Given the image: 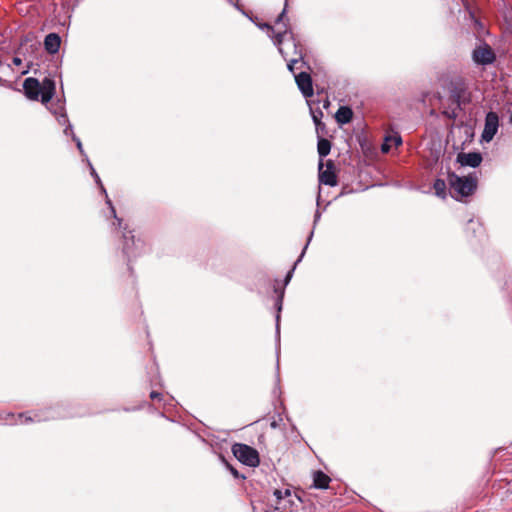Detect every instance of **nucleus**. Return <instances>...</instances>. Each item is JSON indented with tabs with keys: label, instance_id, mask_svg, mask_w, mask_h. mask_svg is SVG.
I'll return each mask as SVG.
<instances>
[{
	"label": "nucleus",
	"instance_id": "nucleus-1",
	"mask_svg": "<svg viewBox=\"0 0 512 512\" xmlns=\"http://www.w3.org/2000/svg\"><path fill=\"white\" fill-rule=\"evenodd\" d=\"M448 183L452 196L459 199L474 193L477 188V177L472 174L460 177L451 172L448 174Z\"/></svg>",
	"mask_w": 512,
	"mask_h": 512
},
{
	"label": "nucleus",
	"instance_id": "nucleus-2",
	"mask_svg": "<svg viewBox=\"0 0 512 512\" xmlns=\"http://www.w3.org/2000/svg\"><path fill=\"white\" fill-rule=\"evenodd\" d=\"M232 452L233 455L243 464L250 466V467H256L259 465L260 459L259 454L257 450L254 448L242 444V443H235L232 446Z\"/></svg>",
	"mask_w": 512,
	"mask_h": 512
},
{
	"label": "nucleus",
	"instance_id": "nucleus-3",
	"mask_svg": "<svg viewBox=\"0 0 512 512\" xmlns=\"http://www.w3.org/2000/svg\"><path fill=\"white\" fill-rule=\"evenodd\" d=\"M124 245H123V253L128 257H136L144 248V244L138 239L137 241L134 239V235H132L131 231L124 232Z\"/></svg>",
	"mask_w": 512,
	"mask_h": 512
},
{
	"label": "nucleus",
	"instance_id": "nucleus-4",
	"mask_svg": "<svg viewBox=\"0 0 512 512\" xmlns=\"http://www.w3.org/2000/svg\"><path fill=\"white\" fill-rule=\"evenodd\" d=\"M255 24L261 30H267L268 35L273 39L274 44L278 47L279 53L284 57V59H287V53H285L284 49L281 47V44L283 42V37L286 34H288V32H290L287 27V24H285V29L283 31H278L277 33H275L273 26H271L268 23L255 22Z\"/></svg>",
	"mask_w": 512,
	"mask_h": 512
},
{
	"label": "nucleus",
	"instance_id": "nucleus-5",
	"mask_svg": "<svg viewBox=\"0 0 512 512\" xmlns=\"http://www.w3.org/2000/svg\"><path fill=\"white\" fill-rule=\"evenodd\" d=\"M499 117L495 112H488L485 118L484 130L482 133V140L489 142L493 139L498 131Z\"/></svg>",
	"mask_w": 512,
	"mask_h": 512
},
{
	"label": "nucleus",
	"instance_id": "nucleus-6",
	"mask_svg": "<svg viewBox=\"0 0 512 512\" xmlns=\"http://www.w3.org/2000/svg\"><path fill=\"white\" fill-rule=\"evenodd\" d=\"M323 161L319 162V182L320 184L328 185V186H336L337 185V176L333 171V163L332 161H328L326 164V169L323 170Z\"/></svg>",
	"mask_w": 512,
	"mask_h": 512
},
{
	"label": "nucleus",
	"instance_id": "nucleus-7",
	"mask_svg": "<svg viewBox=\"0 0 512 512\" xmlns=\"http://www.w3.org/2000/svg\"><path fill=\"white\" fill-rule=\"evenodd\" d=\"M473 60L477 64H482V65L491 64L495 60V54H494L493 50L491 49V47L485 44L483 46L477 47L473 51Z\"/></svg>",
	"mask_w": 512,
	"mask_h": 512
},
{
	"label": "nucleus",
	"instance_id": "nucleus-8",
	"mask_svg": "<svg viewBox=\"0 0 512 512\" xmlns=\"http://www.w3.org/2000/svg\"><path fill=\"white\" fill-rule=\"evenodd\" d=\"M296 84L305 98L313 95L312 78L307 72H300L295 75Z\"/></svg>",
	"mask_w": 512,
	"mask_h": 512
},
{
	"label": "nucleus",
	"instance_id": "nucleus-9",
	"mask_svg": "<svg viewBox=\"0 0 512 512\" xmlns=\"http://www.w3.org/2000/svg\"><path fill=\"white\" fill-rule=\"evenodd\" d=\"M23 88L26 96L31 100H38L41 96L40 82L36 78L29 77L24 80Z\"/></svg>",
	"mask_w": 512,
	"mask_h": 512
},
{
	"label": "nucleus",
	"instance_id": "nucleus-10",
	"mask_svg": "<svg viewBox=\"0 0 512 512\" xmlns=\"http://www.w3.org/2000/svg\"><path fill=\"white\" fill-rule=\"evenodd\" d=\"M457 162L462 166L469 167H478L482 162V156L478 152H470V153H459L457 155Z\"/></svg>",
	"mask_w": 512,
	"mask_h": 512
},
{
	"label": "nucleus",
	"instance_id": "nucleus-11",
	"mask_svg": "<svg viewBox=\"0 0 512 512\" xmlns=\"http://www.w3.org/2000/svg\"><path fill=\"white\" fill-rule=\"evenodd\" d=\"M88 165L90 167V173L92 175V177L95 179V182L99 185L102 193L105 194V197H106V204L109 206L112 214H113V217L115 218L116 222H117V225L118 227L120 228L121 225H122V219L121 218H118L117 215H116V210L111 202V200L109 199L108 195H107V192H106V189L104 188L102 182H101V179L99 177V175L97 174L96 170L94 169V167L92 166V164L90 163V161L88 160Z\"/></svg>",
	"mask_w": 512,
	"mask_h": 512
},
{
	"label": "nucleus",
	"instance_id": "nucleus-12",
	"mask_svg": "<svg viewBox=\"0 0 512 512\" xmlns=\"http://www.w3.org/2000/svg\"><path fill=\"white\" fill-rule=\"evenodd\" d=\"M41 86V101L42 103H48L55 94V82L51 78H44L40 83Z\"/></svg>",
	"mask_w": 512,
	"mask_h": 512
},
{
	"label": "nucleus",
	"instance_id": "nucleus-13",
	"mask_svg": "<svg viewBox=\"0 0 512 512\" xmlns=\"http://www.w3.org/2000/svg\"><path fill=\"white\" fill-rule=\"evenodd\" d=\"M296 501H301L297 494H293L289 488L284 489V500L280 502V506H275L276 510L287 512L295 505Z\"/></svg>",
	"mask_w": 512,
	"mask_h": 512
},
{
	"label": "nucleus",
	"instance_id": "nucleus-14",
	"mask_svg": "<svg viewBox=\"0 0 512 512\" xmlns=\"http://www.w3.org/2000/svg\"><path fill=\"white\" fill-rule=\"evenodd\" d=\"M60 44V36L56 33H50L44 39L45 50L50 54L57 53L59 51Z\"/></svg>",
	"mask_w": 512,
	"mask_h": 512
},
{
	"label": "nucleus",
	"instance_id": "nucleus-15",
	"mask_svg": "<svg viewBox=\"0 0 512 512\" xmlns=\"http://www.w3.org/2000/svg\"><path fill=\"white\" fill-rule=\"evenodd\" d=\"M331 479L322 471H316L313 474V487L316 489H327Z\"/></svg>",
	"mask_w": 512,
	"mask_h": 512
},
{
	"label": "nucleus",
	"instance_id": "nucleus-16",
	"mask_svg": "<svg viewBox=\"0 0 512 512\" xmlns=\"http://www.w3.org/2000/svg\"><path fill=\"white\" fill-rule=\"evenodd\" d=\"M352 117L353 112L351 108L347 106H341L335 114L336 121L341 125L349 123L352 120Z\"/></svg>",
	"mask_w": 512,
	"mask_h": 512
},
{
	"label": "nucleus",
	"instance_id": "nucleus-17",
	"mask_svg": "<svg viewBox=\"0 0 512 512\" xmlns=\"http://www.w3.org/2000/svg\"><path fill=\"white\" fill-rule=\"evenodd\" d=\"M293 46H294V54H295V57L288 60V70L292 73H294V66L299 63L301 61V66L305 65L306 63L304 61H302L303 59V54H302V50L301 49H298V45L293 42Z\"/></svg>",
	"mask_w": 512,
	"mask_h": 512
},
{
	"label": "nucleus",
	"instance_id": "nucleus-18",
	"mask_svg": "<svg viewBox=\"0 0 512 512\" xmlns=\"http://www.w3.org/2000/svg\"><path fill=\"white\" fill-rule=\"evenodd\" d=\"M18 420L15 421V423H20V424H24V423H28V422H41V421H46V420H49L51 419L52 417H48V416H42V414L40 413H35L33 417H30V416H26L24 414H18L17 416Z\"/></svg>",
	"mask_w": 512,
	"mask_h": 512
},
{
	"label": "nucleus",
	"instance_id": "nucleus-19",
	"mask_svg": "<svg viewBox=\"0 0 512 512\" xmlns=\"http://www.w3.org/2000/svg\"><path fill=\"white\" fill-rule=\"evenodd\" d=\"M317 150L320 158L326 157L331 150V142L323 137H318Z\"/></svg>",
	"mask_w": 512,
	"mask_h": 512
},
{
	"label": "nucleus",
	"instance_id": "nucleus-20",
	"mask_svg": "<svg viewBox=\"0 0 512 512\" xmlns=\"http://www.w3.org/2000/svg\"><path fill=\"white\" fill-rule=\"evenodd\" d=\"M310 114H311V117H312L313 122L315 124L316 132L319 135L320 134V127H324L325 126V124L321 121V119L323 117V112L321 111L320 108H313V107L310 106Z\"/></svg>",
	"mask_w": 512,
	"mask_h": 512
},
{
	"label": "nucleus",
	"instance_id": "nucleus-21",
	"mask_svg": "<svg viewBox=\"0 0 512 512\" xmlns=\"http://www.w3.org/2000/svg\"><path fill=\"white\" fill-rule=\"evenodd\" d=\"M389 142H393L395 146H400L402 144V138L398 133L394 135H389L385 137V141L381 146V151L383 153H387L390 150Z\"/></svg>",
	"mask_w": 512,
	"mask_h": 512
},
{
	"label": "nucleus",
	"instance_id": "nucleus-22",
	"mask_svg": "<svg viewBox=\"0 0 512 512\" xmlns=\"http://www.w3.org/2000/svg\"><path fill=\"white\" fill-rule=\"evenodd\" d=\"M312 236H313V231H311V233H310V235H309V237H308V241H307L306 245L304 246V249H303V251H302V253H301L300 257H299V258L297 259V261L295 262V264H294L293 268H292V269L287 273V275H286V277H285L284 285H287V284L289 283V281L291 280V278H292V274H293V272H294V269H295L296 265H297V264L302 260V257H303V255H304V253H305V251H306V249H307V247H308V244H309V242H310V240H311Z\"/></svg>",
	"mask_w": 512,
	"mask_h": 512
},
{
	"label": "nucleus",
	"instance_id": "nucleus-23",
	"mask_svg": "<svg viewBox=\"0 0 512 512\" xmlns=\"http://www.w3.org/2000/svg\"><path fill=\"white\" fill-rule=\"evenodd\" d=\"M283 297H284V289H282L280 292H279V295L277 297V300H276V308H277V315H276V332L277 334H279V322H280V312L282 310V302H283Z\"/></svg>",
	"mask_w": 512,
	"mask_h": 512
},
{
	"label": "nucleus",
	"instance_id": "nucleus-24",
	"mask_svg": "<svg viewBox=\"0 0 512 512\" xmlns=\"http://www.w3.org/2000/svg\"><path fill=\"white\" fill-rule=\"evenodd\" d=\"M434 190L437 196L444 198L445 197V190H446V183L442 179H437L434 182Z\"/></svg>",
	"mask_w": 512,
	"mask_h": 512
},
{
	"label": "nucleus",
	"instance_id": "nucleus-25",
	"mask_svg": "<svg viewBox=\"0 0 512 512\" xmlns=\"http://www.w3.org/2000/svg\"><path fill=\"white\" fill-rule=\"evenodd\" d=\"M287 5H288V4H287V1H286V2H285L284 9H283V10H282V12L278 15V17H277V19H276V21H275V23H276V24L283 23V25H284V26H285V24H288V21H287V22H285V21H284V20H285V16H286V12H287ZM287 27H289V25H287ZM288 29H290V28H288ZM289 31H291V30H289ZM288 33L292 35V32H288Z\"/></svg>",
	"mask_w": 512,
	"mask_h": 512
},
{
	"label": "nucleus",
	"instance_id": "nucleus-26",
	"mask_svg": "<svg viewBox=\"0 0 512 512\" xmlns=\"http://www.w3.org/2000/svg\"><path fill=\"white\" fill-rule=\"evenodd\" d=\"M273 496L275 497V506H280V502L284 500V489H275Z\"/></svg>",
	"mask_w": 512,
	"mask_h": 512
},
{
	"label": "nucleus",
	"instance_id": "nucleus-27",
	"mask_svg": "<svg viewBox=\"0 0 512 512\" xmlns=\"http://www.w3.org/2000/svg\"><path fill=\"white\" fill-rule=\"evenodd\" d=\"M228 3L233 5L238 11H240L243 15L248 17L251 21L255 22L252 17L248 15V13L243 9V7L239 4V0H227Z\"/></svg>",
	"mask_w": 512,
	"mask_h": 512
},
{
	"label": "nucleus",
	"instance_id": "nucleus-28",
	"mask_svg": "<svg viewBox=\"0 0 512 512\" xmlns=\"http://www.w3.org/2000/svg\"><path fill=\"white\" fill-rule=\"evenodd\" d=\"M464 91V88H455L453 91H452V97L454 98L455 102H457V104L459 105L460 104V97H461V93Z\"/></svg>",
	"mask_w": 512,
	"mask_h": 512
},
{
	"label": "nucleus",
	"instance_id": "nucleus-29",
	"mask_svg": "<svg viewBox=\"0 0 512 512\" xmlns=\"http://www.w3.org/2000/svg\"><path fill=\"white\" fill-rule=\"evenodd\" d=\"M73 141H75L78 150L83 155L84 154V150H83V146H82V143H81L80 139L76 135H73Z\"/></svg>",
	"mask_w": 512,
	"mask_h": 512
},
{
	"label": "nucleus",
	"instance_id": "nucleus-30",
	"mask_svg": "<svg viewBox=\"0 0 512 512\" xmlns=\"http://www.w3.org/2000/svg\"><path fill=\"white\" fill-rule=\"evenodd\" d=\"M150 398H151L152 400H161V399H162V394H161V393H158V392H156V391H152V392L150 393Z\"/></svg>",
	"mask_w": 512,
	"mask_h": 512
},
{
	"label": "nucleus",
	"instance_id": "nucleus-31",
	"mask_svg": "<svg viewBox=\"0 0 512 512\" xmlns=\"http://www.w3.org/2000/svg\"><path fill=\"white\" fill-rule=\"evenodd\" d=\"M227 467H228V469L230 470V472L232 473V475H233L235 478H239V477H240V475H239L238 471H237L235 468H233V467H232V466H230V465H227Z\"/></svg>",
	"mask_w": 512,
	"mask_h": 512
},
{
	"label": "nucleus",
	"instance_id": "nucleus-32",
	"mask_svg": "<svg viewBox=\"0 0 512 512\" xmlns=\"http://www.w3.org/2000/svg\"><path fill=\"white\" fill-rule=\"evenodd\" d=\"M64 133H65L66 135H69V134H71L72 136L74 135V134H73V129H72V125H71V124H68V126H67V127L65 128V130H64Z\"/></svg>",
	"mask_w": 512,
	"mask_h": 512
},
{
	"label": "nucleus",
	"instance_id": "nucleus-33",
	"mask_svg": "<svg viewBox=\"0 0 512 512\" xmlns=\"http://www.w3.org/2000/svg\"><path fill=\"white\" fill-rule=\"evenodd\" d=\"M13 64H14V65H16V66L21 65V64H22V60H21V58H19V57H14V58H13Z\"/></svg>",
	"mask_w": 512,
	"mask_h": 512
},
{
	"label": "nucleus",
	"instance_id": "nucleus-34",
	"mask_svg": "<svg viewBox=\"0 0 512 512\" xmlns=\"http://www.w3.org/2000/svg\"><path fill=\"white\" fill-rule=\"evenodd\" d=\"M320 212L317 210L316 213H315V217H314V224L320 219Z\"/></svg>",
	"mask_w": 512,
	"mask_h": 512
},
{
	"label": "nucleus",
	"instance_id": "nucleus-35",
	"mask_svg": "<svg viewBox=\"0 0 512 512\" xmlns=\"http://www.w3.org/2000/svg\"><path fill=\"white\" fill-rule=\"evenodd\" d=\"M67 121H68V120H67V116H66L65 114L61 115V119H59V122H60V123H65V122H67Z\"/></svg>",
	"mask_w": 512,
	"mask_h": 512
},
{
	"label": "nucleus",
	"instance_id": "nucleus-36",
	"mask_svg": "<svg viewBox=\"0 0 512 512\" xmlns=\"http://www.w3.org/2000/svg\"><path fill=\"white\" fill-rule=\"evenodd\" d=\"M324 130H325V126L324 127H320V133H324Z\"/></svg>",
	"mask_w": 512,
	"mask_h": 512
},
{
	"label": "nucleus",
	"instance_id": "nucleus-37",
	"mask_svg": "<svg viewBox=\"0 0 512 512\" xmlns=\"http://www.w3.org/2000/svg\"><path fill=\"white\" fill-rule=\"evenodd\" d=\"M328 104H329V101H325V103H324V107H327V106H328Z\"/></svg>",
	"mask_w": 512,
	"mask_h": 512
},
{
	"label": "nucleus",
	"instance_id": "nucleus-38",
	"mask_svg": "<svg viewBox=\"0 0 512 512\" xmlns=\"http://www.w3.org/2000/svg\"><path fill=\"white\" fill-rule=\"evenodd\" d=\"M510 123L512 124V113H511V116H510Z\"/></svg>",
	"mask_w": 512,
	"mask_h": 512
}]
</instances>
